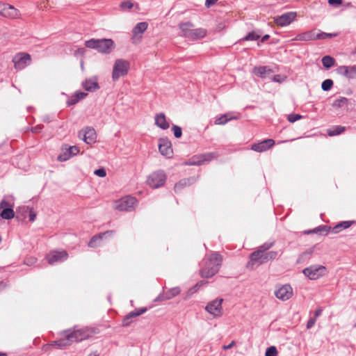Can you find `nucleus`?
Returning a JSON list of instances; mask_svg holds the SVG:
<instances>
[{
	"mask_svg": "<svg viewBox=\"0 0 356 356\" xmlns=\"http://www.w3.org/2000/svg\"><path fill=\"white\" fill-rule=\"evenodd\" d=\"M338 35V33H325V32H321V33H316V40H325L327 38H334V37H337Z\"/></svg>",
	"mask_w": 356,
	"mask_h": 356,
	"instance_id": "38",
	"label": "nucleus"
},
{
	"mask_svg": "<svg viewBox=\"0 0 356 356\" xmlns=\"http://www.w3.org/2000/svg\"><path fill=\"white\" fill-rule=\"evenodd\" d=\"M78 51H81V52H83L84 49H79Z\"/></svg>",
	"mask_w": 356,
	"mask_h": 356,
	"instance_id": "63",
	"label": "nucleus"
},
{
	"mask_svg": "<svg viewBox=\"0 0 356 356\" xmlns=\"http://www.w3.org/2000/svg\"><path fill=\"white\" fill-rule=\"evenodd\" d=\"M180 293V289L178 287H175L168 289L166 291L163 296H159L155 301H157L159 300H170L173 298L174 297L177 296Z\"/></svg>",
	"mask_w": 356,
	"mask_h": 356,
	"instance_id": "28",
	"label": "nucleus"
},
{
	"mask_svg": "<svg viewBox=\"0 0 356 356\" xmlns=\"http://www.w3.org/2000/svg\"><path fill=\"white\" fill-rule=\"evenodd\" d=\"M333 81L331 79H325L321 84V88L324 91H328L333 86Z\"/></svg>",
	"mask_w": 356,
	"mask_h": 356,
	"instance_id": "41",
	"label": "nucleus"
},
{
	"mask_svg": "<svg viewBox=\"0 0 356 356\" xmlns=\"http://www.w3.org/2000/svg\"><path fill=\"white\" fill-rule=\"evenodd\" d=\"M316 39V32L315 30L309 31L307 32H304L300 33L296 36L293 39V40L296 41H310L315 40Z\"/></svg>",
	"mask_w": 356,
	"mask_h": 356,
	"instance_id": "27",
	"label": "nucleus"
},
{
	"mask_svg": "<svg viewBox=\"0 0 356 356\" xmlns=\"http://www.w3.org/2000/svg\"><path fill=\"white\" fill-rule=\"evenodd\" d=\"M79 102V100L78 99V98L74 95L73 96L71 97V98L67 102V105L69 106H72V105H74L76 104V103H78Z\"/></svg>",
	"mask_w": 356,
	"mask_h": 356,
	"instance_id": "48",
	"label": "nucleus"
},
{
	"mask_svg": "<svg viewBox=\"0 0 356 356\" xmlns=\"http://www.w3.org/2000/svg\"><path fill=\"white\" fill-rule=\"evenodd\" d=\"M337 72L349 79L356 78V65L346 66L341 65L337 69Z\"/></svg>",
	"mask_w": 356,
	"mask_h": 356,
	"instance_id": "20",
	"label": "nucleus"
},
{
	"mask_svg": "<svg viewBox=\"0 0 356 356\" xmlns=\"http://www.w3.org/2000/svg\"><path fill=\"white\" fill-rule=\"evenodd\" d=\"M147 307H140L136 309L134 311L129 312L127 316H124L122 321V326L128 327L132 322V318L137 317L147 312Z\"/></svg>",
	"mask_w": 356,
	"mask_h": 356,
	"instance_id": "22",
	"label": "nucleus"
},
{
	"mask_svg": "<svg viewBox=\"0 0 356 356\" xmlns=\"http://www.w3.org/2000/svg\"><path fill=\"white\" fill-rule=\"evenodd\" d=\"M328 3L330 5H341L342 3V0H327Z\"/></svg>",
	"mask_w": 356,
	"mask_h": 356,
	"instance_id": "53",
	"label": "nucleus"
},
{
	"mask_svg": "<svg viewBox=\"0 0 356 356\" xmlns=\"http://www.w3.org/2000/svg\"><path fill=\"white\" fill-rule=\"evenodd\" d=\"M316 318H311L308 321H307V329H310L312 328L315 323H316Z\"/></svg>",
	"mask_w": 356,
	"mask_h": 356,
	"instance_id": "50",
	"label": "nucleus"
},
{
	"mask_svg": "<svg viewBox=\"0 0 356 356\" xmlns=\"http://www.w3.org/2000/svg\"><path fill=\"white\" fill-rule=\"evenodd\" d=\"M222 302V298H216L207 303L205 310L214 318L221 317L223 315Z\"/></svg>",
	"mask_w": 356,
	"mask_h": 356,
	"instance_id": "10",
	"label": "nucleus"
},
{
	"mask_svg": "<svg viewBox=\"0 0 356 356\" xmlns=\"http://www.w3.org/2000/svg\"><path fill=\"white\" fill-rule=\"evenodd\" d=\"M331 229L330 227L326 226V225H321L314 229L309 230L306 232V234H311V233H318L321 232H325L326 234L330 232Z\"/></svg>",
	"mask_w": 356,
	"mask_h": 356,
	"instance_id": "37",
	"label": "nucleus"
},
{
	"mask_svg": "<svg viewBox=\"0 0 356 356\" xmlns=\"http://www.w3.org/2000/svg\"><path fill=\"white\" fill-rule=\"evenodd\" d=\"M321 313H322V309H321L319 308V309H316L315 311V312H314V318H315L316 319L317 317H318L319 316L321 315Z\"/></svg>",
	"mask_w": 356,
	"mask_h": 356,
	"instance_id": "56",
	"label": "nucleus"
},
{
	"mask_svg": "<svg viewBox=\"0 0 356 356\" xmlns=\"http://www.w3.org/2000/svg\"><path fill=\"white\" fill-rule=\"evenodd\" d=\"M353 222H354L353 221H349V220L342 221V222L338 223L337 225H336L332 229V232L334 234H337V233L340 232L341 230L350 227L353 224Z\"/></svg>",
	"mask_w": 356,
	"mask_h": 356,
	"instance_id": "30",
	"label": "nucleus"
},
{
	"mask_svg": "<svg viewBox=\"0 0 356 356\" xmlns=\"http://www.w3.org/2000/svg\"><path fill=\"white\" fill-rule=\"evenodd\" d=\"M234 343H234V341H232L229 345H227V346H223V348H224L225 350L229 349V348H231L234 345Z\"/></svg>",
	"mask_w": 356,
	"mask_h": 356,
	"instance_id": "57",
	"label": "nucleus"
},
{
	"mask_svg": "<svg viewBox=\"0 0 356 356\" xmlns=\"http://www.w3.org/2000/svg\"><path fill=\"white\" fill-rule=\"evenodd\" d=\"M345 130V127L334 126L327 130V134L330 136H334L342 134Z\"/></svg>",
	"mask_w": 356,
	"mask_h": 356,
	"instance_id": "33",
	"label": "nucleus"
},
{
	"mask_svg": "<svg viewBox=\"0 0 356 356\" xmlns=\"http://www.w3.org/2000/svg\"><path fill=\"white\" fill-rule=\"evenodd\" d=\"M326 273V268L321 265H312L305 268L302 273L311 280H316L323 276Z\"/></svg>",
	"mask_w": 356,
	"mask_h": 356,
	"instance_id": "8",
	"label": "nucleus"
},
{
	"mask_svg": "<svg viewBox=\"0 0 356 356\" xmlns=\"http://www.w3.org/2000/svg\"><path fill=\"white\" fill-rule=\"evenodd\" d=\"M130 67L129 61L124 59H117L113 65L112 72V79L113 81L118 80L120 77L124 76L128 74Z\"/></svg>",
	"mask_w": 356,
	"mask_h": 356,
	"instance_id": "6",
	"label": "nucleus"
},
{
	"mask_svg": "<svg viewBox=\"0 0 356 356\" xmlns=\"http://www.w3.org/2000/svg\"><path fill=\"white\" fill-rule=\"evenodd\" d=\"M115 232L113 230H108L99 234L93 236L88 243V246L90 248H95L99 245V241L105 237H111L113 236Z\"/></svg>",
	"mask_w": 356,
	"mask_h": 356,
	"instance_id": "23",
	"label": "nucleus"
},
{
	"mask_svg": "<svg viewBox=\"0 0 356 356\" xmlns=\"http://www.w3.org/2000/svg\"><path fill=\"white\" fill-rule=\"evenodd\" d=\"M65 338L52 342L49 346H56L58 348L71 345L73 342H78L88 339L92 334V332L87 327L68 330L65 331Z\"/></svg>",
	"mask_w": 356,
	"mask_h": 356,
	"instance_id": "1",
	"label": "nucleus"
},
{
	"mask_svg": "<svg viewBox=\"0 0 356 356\" xmlns=\"http://www.w3.org/2000/svg\"><path fill=\"white\" fill-rule=\"evenodd\" d=\"M296 17V13L293 12H289L275 19V22L277 25L284 26L290 24Z\"/></svg>",
	"mask_w": 356,
	"mask_h": 356,
	"instance_id": "17",
	"label": "nucleus"
},
{
	"mask_svg": "<svg viewBox=\"0 0 356 356\" xmlns=\"http://www.w3.org/2000/svg\"><path fill=\"white\" fill-rule=\"evenodd\" d=\"M120 6L122 10L131 9L134 6V4L131 1L127 0L121 2Z\"/></svg>",
	"mask_w": 356,
	"mask_h": 356,
	"instance_id": "45",
	"label": "nucleus"
},
{
	"mask_svg": "<svg viewBox=\"0 0 356 356\" xmlns=\"http://www.w3.org/2000/svg\"><path fill=\"white\" fill-rule=\"evenodd\" d=\"M148 24L147 22L138 23L133 29V38L140 40L143 34L147 29Z\"/></svg>",
	"mask_w": 356,
	"mask_h": 356,
	"instance_id": "26",
	"label": "nucleus"
},
{
	"mask_svg": "<svg viewBox=\"0 0 356 356\" xmlns=\"http://www.w3.org/2000/svg\"><path fill=\"white\" fill-rule=\"evenodd\" d=\"M277 350L275 346H270L266 349L265 356H277Z\"/></svg>",
	"mask_w": 356,
	"mask_h": 356,
	"instance_id": "44",
	"label": "nucleus"
},
{
	"mask_svg": "<svg viewBox=\"0 0 356 356\" xmlns=\"http://www.w3.org/2000/svg\"><path fill=\"white\" fill-rule=\"evenodd\" d=\"M94 174L100 177H104L106 175V172L104 168H99L95 170Z\"/></svg>",
	"mask_w": 356,
	"mask_h": 356,
	"instance_id": "47",
	"label": "nucleus"
},
{
	"mask_svg": "<svg viewBox=\"0 0 356 356\" xmlns=\"http://www.w3.org/2000/svg\"><path fill=\"white\" fill-rule=\"evenodd\" d=\"M259 38H260V35L259 34L252 31V32L249 33L242 40L243 41H248V40L254 41V40H258Z\"/></svg>",
	"mask_w": 356,
	"mask_h": 356,
	"instance_id": "40",
	"label": "nucleus"
},
{
	"mask_svg": "<svg viewBox=\"0 0 356 356\" xmlns=\"http://www.w3.org/2000/svg\"><path fill=\"white\" fill-rule=\"evenodd\" d=\"M274 145L275 141L273 139H265L258 143L252 144L251 149L257 152H263L271 148Z\"/></svg>",
	"mask_w": 356,
	"mask_h": 356,
	"instance_id": "21",
	"label": "nucleus"
},
{
	"mask_svg": "<svg viewBox=\"0 0 356 356\" xmlns=\"http://www.w3.org/2000/svg\"><path fill=\"white\" fill-rule=\"evenodd\" d=\"M79 136L82 138L83 140L87 144H92L95 143L97 136L95 130L91 127H86L79 133Z\"/></svg>",
	"mask_w": 356,
	"mask_h": 356,
	"instance_id": "15",
	"label": "nucleus"
},
{
	"mask_svg": "<svg viewBox=\"0 0 356 356\" xmlns=\"http://www.w3.org/2000/svg\"><path fill=\"white\" fill-rule=\"evenodd\" d=\"M302 118V115H300V114H290L288 115L287 117V120L290 122H295L296 121L301 119Z\"/></svg>",
	"mask_w": 356,
	"mask_h": 356,
	"instance_id": "46",
	"label": "nucleus"
},
{
	"mask_svg": "<svg viewBox=\"0 0 356 356\" xmlns=\"http://www.w3.org/2000/svg\"><path fill=\"white\" fill-rule=\"evenodd\" d=\"M195 181V179L193 177L183 179L175 185V191L177 192L182 189L183 188L191 185Z\"/></svg>",
	"mask_w": 356,
	"mask_h": 356,
	"instance_id": "29",
	"label": "nucleus"
},
{
	"mask_svg": "<svg viewBox=\"0 0 356 356\" xmlns=\"http://www.w3.org/2000/svg\"><path fill=\"white\" fill-rule=\"evenodd\" d=\"M82 87L87 91L94 92L99 88L97 76L86 79L82 82Z\"/></svg>",
	"mask_w": 356,
	"mask_h": 356,
	"instance_id": "24",
	"label": "nucleus"
},
{
	"mask_svg": "<svg viewBox=\"0 0 356 356\" xmlns=\"http://www.w3.org/2000/svg\"><path fill=\"white\" fill-rule=\"evenodd\" d=\"M137 200L131 196L124 197L115 202L114 208L120 211H130L134 209Z\"/></svg>",
	"mask_w": 356,
	"mask_h": 356,
	"instance_id": "9",
	"label": "nucleus"
},
{
	"mask_svg": "<svg viewBox=\"0 0 356 356\" xmlns=\"http://www.w3.org/2000/svg\"><path fill=\"white\" fill-rule=\"evenodd\" d=\"M322 64L323 65L327 68L330 69L333 67L335 64V60L330 56H325L322 58Z\"/></svg>",
	"mask_w": 356,
	"mask_h": 356,
	"instance_id": "34",
	"label": "nucleus"
},
{
	"mask_svg": "<svg viewBox=\"0 0 356 356\" xmlns=\"http://www.w3.org/2000/svg\"><path fill=\"white\" fill-rule=\"evenodd\" d=\"M278 253L276 251H269L268 250L265 252V257H264V261L265 263L275 259L277 257Z\"/></svg>",
	"mask_w": 356,
	"mask_h": 356,
	"instance_id": "39",
	"label": "nucleus"
},
{
	"mask_svg": "<svg viewBox=\"0 0 356 356\" xmlns=\"http://www.w3.org/2000/svg\"><path fill=\"white\" fill-rule=\"evenodd\" d=\"M348 99L346 97H340L333 102L332 106L336 108H343L344 106H346L348 105Z\"/></svg>",
	"mask_w": 356,
	"mask_h": 356,
	"instance_id": "32",
	"label": "nucleus"
},
{
	"mask_svg": "<svg viewBox=\"0 0 356 356\" xmlns=\"http://www.w3.org/2000/svg\"><path fill=\"white\" fill-rule=\"evenodd\" d=\"M159 149L162 155L167 157H170L173 152L171 142L168 138L159 139Z\"/></svg>",
	"mask_w": 356,
	"mask_h": 356,
	"instance_id": "18",
	"label": "nucleus"
},
{
	"mask_svg": "<svg viewBox=\"0 0 356 356\" xmlns=\"http://www.w3.org/2000/svg\"><path fill=\"white\" fill-rule=\"evenodd\" d=\"M85 45L88 48L96 49L98 52L108 54L113 51L115 45L112 39H90L86 41Z\"/></svg>",
	"mask_w": 356,
	"mask_h": 356,
	"instance_id": "3",
	"label": "nucleus"
},
{
	"mask_svg": "<svg viewBox=\"0 0 356 356\" xmlns=\"http://www.w3.org/2000/svg\"><path fill=\"white\" fill-rule=\"evenodd\" d=\"M61 153L58 156L59 161H66L72 156H76L79 152V148L77 146H69L63 145L61 149Z\"/></svg>",
	"mask_w": 356,
	"mask_h": 356,
	"instance_id": "12",
	"label": "nucleus"
},
{
	"mask_svg": "<svg viewBox=\"0 0 356 356\" xmlns=\"http://www.w3.org/2000/svg\"><path fill=\"white\" fill-rule=\"evenodd\" d=\"M31 60V56L22 52L17 54L13 58L15 68L17 70H21L30 65Z\"/></svg>",
	"mask_w": 356,
	"mask_h": 356,
	"instance_id": "11",
	"label": "nucleus"
},
{
	"mask_svg": "<svg viewBox=\"0 0 356 356\" xmlns=\"http://www.w3.org/2000/svg\"><path fill=\"white\" fill-rule=\"evenodd\" d=\"M68 257V254L66 251H52L49 252L46 258L48 263L51 265L58 262H62L66 260Z\"/></svg>",
	"mask_w": 356,
	"mask_h": 356,
	"instance_id": "13",
	"label": "nucleus"
},
{
	"mask_svg": "<svg viewBox=\"0 0 356 356\" xmlns=\"http://www.w3.org/2000/svg\"><path fill=\"white\" fill-rule=\"evenodd\" d=\"M222 256L215 252L209 257L203 260V267L200 270V275L204 278H209L216 275L222 264Z\"/></svg>",
	"mask_w": 356,
	"mask_h": 356,
	"instance_id": "2",
	"label": "nucleus"
},
{
	"mask_svg": "<svg viewBox=\"0 0 356 356\" xmlns=\"http://www.w3.org/2000/svg\"><path fill=\"white\" fill-rule=\"evenodd\" d=\"M172 131H173L175 137L177 138H179L182 135L181 129L177 125H173L172 127Z\"/></svg>",
	"mask_w": 356,
	"mask_h": 356,
	"instance_id": "43",
	"label": "nucleus"
},
{
	"mask_svg": "<svg viewBox=\"0 0 356 356\" xmlns=\"http://www.w3.org/2000/svg\"><path fill=\"white\" fill-rule=\"evenodd\" d=\"M274 245V242H266L258 247L257 250L250 254V261L248 264V267H252L254 264H259L265 263V252L270 249Z\"/></svg>",
	"mask_w": 356,
	"mask_h": 356,
	"instance_id": "5",
	"label": "nucleus"
},
{
	"mask_svg": "<svg viewBox=\"0 0 356 356\" xmlns=\"http://www.w3.org/2000/svg\"><path fill=\"white\" fill-rule=\"evenodd\" d=\"M2 218L6 220H10L14 218L15 212L13 208H6L0 213Z\"/></svg>",
	"mask_w": 356,
	"mask_h": 356,
	"instance_id": "35",
	"label": "nucleus"
},
{
	"mask_svg": "<svg viewBox=\"0 0 356 356\" xmlns=\"http://www.w3.org/2000/svg\"><path fill=\"white\" fill-rule=\"evenodd\" d=\"M268 71H270V70L266 66L256 67L253 69V72L261 78H264Z\"/></svg>",
	"mask_w": 356,
	"mask_h": 356,
	"instance_id": "36",
	"label": "nucleus"
},
{
	"mask_svg": "<svg viewBox=\"0 0 356 356\" xmlns=\"http://www.w3.org/2000/svg\"><path fill=\"white\" fill-rule=\"evenodd\" d=\"M87 93L83 92H76L74 94V95L78 98L79 101L84 99L87 96Z\"/></svg>",
	"mask_w": 356,
	"mask_h": 356,
	"instance_id": "49",
	"label": "nucleus"
},
{
	"mask_svg": "<svg viewBox=\"0 0 356 356\" xmlns=\"http://www.w3.org/2000/svg\"><path fill=\"white\" fill-rule=\"evenodd\" d=\"M166 178L164 171L157 170L149 175L147 183L150 187L157 188L164 185Z\"/></svg>",
	"mask_w": 356,
	"mask_h": 356,
	"instance_id": "7",
	"label": "nucleus"
},
{
	"mask_svg": "<svg viewBox=\"0 0 356 356\" xmlns=\"http://www.w3.org/2000/svg\"><path fill=\"white\" fill-rule=\"evenodd\" d=\"M88 356H99V354L96 352L90 353Z\"/></svg>",
	"mask_w": 356,
	"mask_h": 356,
	"instance_id": "59",
	"label": "nucleus"
},
{
	"mask_svg": "<svg viewBox=\"0 0 356 356\" xmlns=\"http://www.w3.org/2000/svg\"><path fill=\"white\" fill-rule=\"evenodd\" d=\"M217 157L218 154L216 152L204 154L198 156L193 157L192 160L188 163V165H200L204 163V162H209L214 159H216Z\"/></svg>",
	"mask_w": 356,
	"mask_h": 356,
	"instance_id": "14",
	"label": "nucleus"
},
{
	"mask_svg": "<svg viewBox=\"0 0 356 356\" xmlns=\"http://www.w3.org/2000/svg\"><path fill=\"white\" fill-rule=\"evenodd\" d=\"M0 356H6L5 353H0Z\"/></svg>",
	"mask_w": 356,
	"mask_h": 356,
	"instance_id": "62",
	"label": "nucleus"
},
{
	"mask_svg": "<svg viewBox=\"0 0 356 356\" xmlns=\"http://www.w3.org/2000/svg\"><path fill=\"white\" fill-rule=\"evenodd\" d=\"M3 286V283L2 282H0V289H2Z\"/></svg>",
	"mask_w": 356,
	"mask_h": 356,
	"instance_id": "60",
	"label": "nucleus"
},
{
	"mask_svg": "<svg viewBox=\"0 0 356 356\" xmlns=\"http://www.w3.org/2000/svg\"><path fill=\"white\" fill-rule=\"evenodd\" d=\"M269 38V35H265L262 39H261V42H264L266 41V40H268Z\"/></svg>",
	"mask_w": 356,
	"mask_h": 356,
	"instance_id": "58",
	"label": "nucleus"
},
{
	"mask_svg": "<svg viewBox=\"0 0 356 356\" xmlns=\"http://www.w3.org/2000/svg\"><path fill=\"white\" fill-rule=\"evenodd\" d=\"M218 1V0H206L205 6H206L207 8H210L211 6H213L214 4H216V3Z\"/></svg>",
	"mask_w": 356,
	"mask_h": 356,
	"instance_id": "52",
	"label": "nucleus"
},
{
	"mask_svg": "<svg viewBox=\"0 0 356 356\" xmlns=\"http://www.w3.org/2000/svg\"><path fill=\"white\" fill-rule=\"evenodd\" d=\"M203 284H204V282H199V283H197L196 286H201V285H202Z\"/></svg>",
	"mask_w": 356,
	"mask_h": 356,
	"instance_id": "61",
	"label": "nucleus"
},
{
	"mask_svg": "<svg viewBox=\"0 0 356 356\" xmlns=\"http://www.w3.org/2000/svg\"><path fill=\"white\" fill-rule=\"evenodd\" d=\"M238 118L236 116L232 115L229 113H226L224 115H222L220 117L216 118L215 120V124L218 125H222L226 124L228 121L237 119Z\"/></svg>",
	"mask_w": 356,
	"mask_h": 356,
	"instance_id": "31",
	"label": "nucleus"
},
{
	"mask_svg": "<svg viewBox=\"0 0 356 356\" xmlns=\"http://www.w3.org/2000/svg\"><path fill=\"white\" fill-rule=\"evenodd\" d=\"M13 205L14 204L12 202V201L7 200L6 198H4L0 202V209L3 210L6 208H13Z\"/></svg>",
	"mask_w": 356,
	"mask_h": 356,
	"instance_id": "42",
	"label": "nucleus"
},
{
	"mask_svg": "<svg viewBox=\"0 0 356 356\" xmlns=\"http://www.w3.org/2000/svg\"><path fill=\"white\" fill-rule=\"evenodd\" d=\"M154 121L155 124L163 130L168 129L170 127V123L167 121L163 113L156 114L154 117Z\"/></svg>",
	"mask_w": 356,
	"mask_h": 356,
	"instance_id": "25",
	"label": "nucleus"
},
{
	"mask_svg": "<svg viewBox=\"0 0 356 356\" xmlns=\"http://www.w3.org/2000/svg\"><path fill=\"white\" fill-rule=\"evenodd\" d=\"M36 214L33 211H31L29 213V220L31 222H33L35 220Z\"/></svg>",
	"mask_w": 356,
	"mask_h": 356,
	"instance_id": "55",
	"label": "nucleus"
},
{
	"mask_svg": "<svg viewBox=\"0 0 356 356\" xmlns=\"http://www.w3.org/2000/svg\"><path fill=\"white\" fill-rule=\"evenodd\" d=\"M292 295L293 289L289 284H284L275 291L276 298L283 301L290 299Z\"/></svg>",
	"mask_w": 356,
	"mask_h": 356,
	"instance_id": "16",
	"label": "nucleus"
},
{
	"mask_svg": "<svg viewBox=\"0 0 356 356\" xmlns=\"http://www.w3.org/2000/svg\"><path fill=\"white\" fill-rule=\"evenodd\" d=\"M179 26L182 33L181 35L189 40H200L204 38L207 34V31L204 29H193L194 26L191 22L181 23Z\"/></svg>",
	"mask_w": 356,
	"mask_h": 356,
	"instance_id": "4",
	"label": "nucleus"
},
{
	"mask_svg": "<svg viewBox=\"0 0 356 356\" xmlns=\"http://www.w3.org/2000/svg\"><path fill=\"white\" fill-rule=\"evenodd\" d=\"M283 80H284V79L279 74L275 75L273 77V81L275 82L281 83Z\"/></svg>",
	"mask_w": 356,
	"mask_h": 356,
	"instance_id": "54",
	"label": "nucleus"
},
{
	"mask_svg": "<svg viewBox=\"0 0 356 356\" xmlns=\"http://www.w3.org/2000/svg\"><path fill=\"white\" fill-rule=\"evenodd\" d=\"M42 129H43V126L40 124V125H37L34 127H32L31 131L33 133H39L42 131Z\"/></svg>",
	"mask_w": 356,
	"mask_h": 356,
	"instance_id": "51",
	"label": "nucleus"
},
{
	"mask_svg": "<svg viewBox=\"0 0 356 356\" xmlns=\"http://www.w3.org/2000/svg\"><path fill=\"white\" fill-rule=\"evenodd\" d=\"M0 15L6 17L15 19L19 16V11L13 6L5 3L0 5Z\"/></svg>",
	"mask_w": 356,
	"mask_h": 356,
	"instance_id": "19",
	"label": "nucleus"
}]
</instances>
